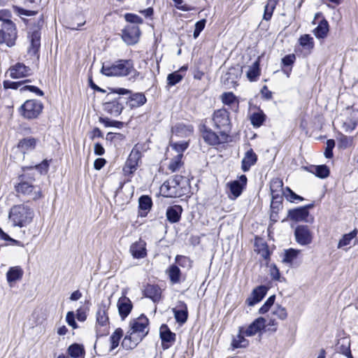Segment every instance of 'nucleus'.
<instances>
[{
  "label": "nucleus",
  "mask_w": 358,
  "mask_h": 358,
  "mask_svg": "<svg viewBox=\"0 0 358 358\" xmlns=\"http://www.w3.org/2000/svg\"><path fill=\"white\" fill-rule=\"evenodd\" d=\"M101 72L108 77H124L131 75V79L136 80L140 73L134 69L131 59H119L110 65L103 64Z\"/></svg>",
  "instance_id": "f257e3e1"
},
{
  "label": "nucleus",
  "mask_w": 358,
  "mask_h": 358,
  "mask_svg": "<svg viewBox=\"0 0 358 358\" xmlns=\"http://www.w3.org/2000/svg\"><path fill=\"white\" fill-rule=\"evenodd\" d=\"M8 217L13 227H25L33 221L34 210L25 204L15 205L10 209Z\"/></svg>",
  "instance_id": "f03ea898"
},
{
  "label": "nucleus",
  "mask_w": 358,
  "mask_h": 358,
  "mask_svg": "<svg viewBox=\"0 0 358 358\" xmlns=\"http://www.w3.org/2000/svg\"><path fill=\"white\" fill-rule=\"evenodd\" d=\"M186 180L181 176H174L160 187V192L165 197H180L185 194Z\"/></svg>",
  "instance_id": "7ed1b4c3"
},
{
  "label": "nucleus",
  "mask_w": 358,
  "mask_h": 358,
  "mask_svg": "<svg viewBox=\"0 0 358 358\" xmlns=\"http://www.w3.org/2000/svg\"><path fill=\"white\" fill-rule=\"evenodd\" d=\"M230 113L225 108L216 110L212 116L214 127L220 130V136L223 138L228 137V133L231 128Z\"/></svg>",
  "instance_id": "20e7f679"
},
{
  "label": "nucleus",
  "mask_w": 358,
  "mask_h": 358,
  "mask_svg": "<svg viewBox=\"0 0 358 358\" xmlns=\"http://www.w3.org/2000/svg\"><path fill=\"white\" fill-rule=\"evenodd\" d=\"M146 143H137L132 148L123 168L125 174H132L136 171L142 157V152L146 151Z\"/></svg>",
  "instance_id": "39448f33"
},
{
  "label": "nucleus",
  "mask_w": 358,
  "mask_h": 358,
  "mask_svg": "<svg viewBox=\"0 0 358 358\" xmlns=\"http://www.w3.org/2000/svg\"><path fill=\"white\" fill-rule=\"evenodd\" d=\"M16 38L15 24L12 21L3 22L0 29V44L6 43L8 47H12L15 45Z\"/></svg>",
  "instance_id": "423d86ee"
},
{
  "label": "nucleus",
  "mask_w": 358,
  "mask_h": 358,
  "mask_svg": "<svg viewBox=\"0 0 358 358\" xmlns=\"http://www.w3.org/2000/svg\"><path fill=\"white\" fill-rule=\"evenodd\" d=\"M43 104L35 99L26 101L20 109V114L27 119L36 118L42 112Z\"/></svg>",
  "instance_id": "0eeeda50"
},
{
  "label": "nucleus",
  "mask_w": 358,
  "mask_h": 358,
  "mask_svg": "<svg viewBox=\"0 0 358 358\" xmlns=\"http://www.w3.org/2000/svg\"><path fill=\"white\" fill-rule=\"evenodd\" d=\"M15 189L18 194H22L32 200H37L42 196L40 187L34 186L29 182L23 181L22 179L15 186Z\"/></svg>",
  "instance_id": "6e6552de"
},
{
  "label": "nucleus",
  "mask_w": 358,
  "mask_h": 358,
  "mask_svg": "<svg viewBox=\"0 0 358 358\" xmlns=\"http://www.w3.org/2000/svg\"><path fill=\"white\" fill-rule=\"evenodd\" d=\"M148 325V319L142 315L130 322V329L128 331L132 333L136 337H140V340L142 341L148 332V331L146 330Z\"/></svg>",
  "instance_id": "1a4fd4ad"
},
{
  "label": "nucleus",
  "mask_w": 358,
  "mask_h": 358,
  "mask_svg": "<svg viewBox=\"0 0 358 358\" xmlns=\"http://www.w3.org/2000/svg\"><path fill=\"white\" fill-rule=\"evenodd\" d=\"M107 99L108 101L103 104L104 110L112 115H120L124 108L122 98L119 96L113 97V94H108Z\"/></svg>",
  "instance_id": "9d476101"
},
{
  "label": "nucleus",
  "mask_w": 358,
  "mask_h": 358,
  "mask_svg": "<svg viewBox=\"0 0 358 358\" xmlns=\"http://www.w3.org/2000/svg\"><path fill=\"white\" fill-rule=\"evenodd\" d=\"M246 184L247 177L245 175L241 176L238 180L228 182L227 187L229 190V197L231 199L238 198L241 194Z\"/></svg>",
  "instance_id": "9b49d317"
},
{
  "label": "nucleus",
  "mask_w": 358,
  "mask_h": 358,
  "mask_svg": "<svg viewBox=\"0 0 358 358\" xmlns=\"http://www.w3.org/2000/svg\"><path fill=\"white\" fill-rule=\"evenodd\" d=\"M296 242L301 245H307L313 241V234L306 225L298 226L294 231Z\"/></svg>",
  "instance_id": "f8f14e48"
},
{
  "label": "nucleus",
  "mask_w": 358,
  "mask_h": 358,
  "mask_svg": "<svg viewBox=\"0 0 358 358\" xmlns=\"http://www.w3.org/2000/svg\"><path fill=\"white\" fill-rule=\"evenodd\" d=\"M159 336L164 350L169 348L176 341V334L172 332L166 324H162L160 327Z\"/></svg>",
  "instance_id": "ddd939ff"
},
{
  "label": "nucleus",
  "mask_w": 358,
  "mask_h": 358,
  "mask_svg": "<svg viewBox=\"0 0 358 358\" xmlns=\"http://www.w3.org/2000/svg\"><path fill=\"white\" fill-rule=\"evenodd\" d=\"M266 327V319L258 317L247 328L242 327L241 332L246 336H252L259 334Z\"/></svg>",
  "instance_id": "4468645a"
},
{
  "label": "nucleus",
  "mask_w": 358,
  "mask_h": 358,
  "mask_svg": "<svg viewBox=\"0 0 358 358\" xmlns=\"http://www.w3.org/2000/svg\"><path fill=\"white\" fill-rule=\"evenodd\" d=\"M7 73L11 78L19 79L29 76L31 74V69L24 64L18 62L10 66Z\"/></svg>",
  "instance_id": "2eb2a0df"
},
{
  "label": "nucleus",
  "mask_w": 358,
  "mask_h": 358,
  "mask_svg": "<svg viewBox=\"0 0 358 358\" xmlns=\"http://www.w3.org/2000/svg\"><path fill=\"white\" fill-rule=\"evenodd\" d=\"M139 36L140 30L136 25H129L122 31V39L129 45L136 43Z\"/></svg>",
  "instance_id": "dca6fc26"
},
{
  "label": "nucleus",
  "mask_w": 358,
  "mask_h": 358,
  "mask_svg": "<svg viewBox=\"0 0 358 358\" xmlns=\"http://www.w3.org/2000/svg\"><path fill=\"white\" fill-rule=\"evenodd\" d=\"M309 212L307 207H301L295 209L289 210L288 212V217L295 222L304 221L306 222H312L313 217L308 218Z\"/></svg>",
  "instance_id": "f3484780"
},
{
  "label": "nucleus",
  "mask_w": 358,
  "mask_h": 358,
  "mask_svg": "<svg viewBox=\"0 0 358 358\" xmlns=\"http://www.w3.org/2000/svg\"><path fill=\"white\" fill-rule=\"evenodd\" d=\"M117 307L121 319L124 320L131 313L133 304L128 297L122 296L118 299Z\"/></svg>",
  "instance_id": "a211bd4d"
},
{
  "label": "nucleus",
  "mask_w": 358,
  "mask_h": 358,
  "mask_svg": "<svg viewBox=\"0 0 358 358\" xmlns=\"http://www.w3.org/2000/svg\"><path fill=\"white\" fill-rule=\"evenodd\" d=\"M267 291L268 288L266 286L261 285L257 287L252 291L250 296L247 299L246 303L248 306H254L264 297Z\"/></svg>",
  "instance_id": "6ab92c4d"
},
{
  "label": "nucleus",
  "mask_w": 358,
  "mask_h": 358,
  "mask_svg": "<svg viewBox=\"0 0 358 358\" xmlns=\"http://www.w3.org/2000/svg\"><path fill=\"white\" fill-rule=\"evenodd\" d=\"M173 313L177 322L184 324L188 316L187 305L183 301H178L176 308H173Z\"/></svg>",
  "instance_id": "aec40b11"
},
{
  "label": "nucleus",
  "mask_w": 358,
  "mask_h": 358,
  "mask_svg": "<svg viewBox=\"0 0 358 358\" xmlns=\"http://www.w3.org/2000/svg\"><path fill=\"white\" fill-rule=\"evenodd\" d=\"M240 76L241 72L238 69H229L223 78L224 85H227L229 87H235L237 86V82Z\"/></svg>",
  "instance_id": "412c9836"
},
{
  "label": "nucleus",
  "mask_w": 358,
  "mask_h": 358,
  "mask_svg": "<svg viewBox=\"0 0 358 358\" xmlns=\"http://www.w3.org/2000/svg\"><path fill=\"white\" fill-rule=\"evenodd\" d=\"M257 160V156L252 149L248 150L245 153L241 162V169L244 172L250 170V167L253 166Z\"/></svg>",
  "instance_id": "4be33fe9"
},
{
  "label": "nucleus",
  "mask_w": 358,
  "mask_h": 358,
  "mask_svg": "<svg viewBox=\"0 0 358 358\" xmlns=\"http://www.w3.org/2000/svg\"><path fill=\"white\" fill-rule=\"evenodd\" d=\"M202 136L207 143L212 145H218L227 139L223 138L221 136H219L211 129H207L205 127L202 131Z\"/></svg>",
  "instance_id": "5701e85b"
},
{
  "label": "nucleus",
  "mask_w": 358,
  "mask_h": 358,
  "mask_svg": "<svg viewBox=\"0 0 358 358\" xmlns=\"http://www.w3.org/2000/svg\"><path fill=\"white\" fill-rule=\"evenodd\" d=\"M37 140L33 137H27L20 140L17 144L18 150L23 154L35 149Z\"/></svg>",
  "instance_id": "b1692460"
},
{
  "label": "nucleus",
  "mask_w": 358,
  "mask_h": 358,
  "mask_svg": "<svg viewBox=\"0 0 358 358\" xmlns=\"http://www.w3.org/2000/svg\"><path fill=\"white\" fill-rule=\"evenodd\" d=\"M143 294L154 302H157L161 299L162 291L157 285H147L143 290Z\"/></svg>",
  "instance_id": "393cba45"
},
{
  "label": "nucleus",
  "mask_w": 358,
  "mask_h": 358,
  "mask_svg": "<svg viewBox=\"0 0 358 358\" xmlns=\"http://www.w3.org/2000/svg\"><path fill=\"white\" fill-rule=\"evenodd\" d=\"M130 252L135 258H143L146 256L145 242L142 240L133 243L130 247Z\"/></svg>",
  "instance_id": "a878e982"
},
{
  "label": "nucleus",
  "mask_w": 358,
  "mask_h": 358,
  "mask_svg": "<svg viewBox=\"0 0 358 358\" xmlns=\"http://www.w3.org/2000/svg\"><path fill=\"white\" fill-rule=\"evenodd\" d=\"M270 189L271 196L275 199H279L280 196L284 194L285 192L282 180L278 178H273L271 181Z\"/></svg>",
  "instance_id": "bb28decb"
},
{
  "label": "nucleus",
  "mask_w": 358,
  "mask_h": 358,
  "mask_svg": "<svg viewBox=\"0 0 358 358\" xmlns=\"http://www.w3.org/2000/svg\"><path fill=\"white\" fill-rule=\"evenodd\" d=\"M182 212V208L180 206L175 205L169 207L166 210L167 220L171 223L178 222L180 219Z\"/></svg>",
  "instance_id": "cd10ccee"
},
{
  "label": "nucleus",
  "mask_w": 358,
  "mask_h": 358,
  "mask_svg": "<svg viewBox=\"0 0 358 358\" xmlns=\"http://www.w3.org/2000/svg\"><path fill=\"white\" fill-rule=\"evenodd\" d=\"M108 306L106 304H101L96 313V322L101 327L106 326L108 323V317L107 311Z\"/></svg>",
  "instance_id": "c85d7f7f"
},
{
  "label": "nucleus",
  "mask_w": 358,
  "mask_h": 358,
  "mask_svg": "<svg viewBox=\"0 0 358 358\" xmlns=\"http://www.w3.org/2000/svg\"><path fill=\"white\" fill-rule=\"evenodd\" d=\"M141 341L140 337H136L134 334L128 331L127 335L122 341V345L127 350L133 349Z\"/></svg>",
  "instance_id": "c756f323"
},
{
  "label": "nucleus",
  "mask_w": 358,
  "mask_h": 358,
  "mask_svg": "<svg viewBox=\"0 0 358 358\" xmlns=\"http://www.w3.org/2000/svg\"><path fill=\"white\" fill-rule=\"evenodd\" d=\"M357 235V229H354L351 232L344 234L339 240L337 248L340 249L344 248L345 247L350 245L354 239L356 240Z\"/></svg>",
  "instance_id": "7c9ffc66"
},
{
  "label": "nucleus",
  "mask_w": 358,
  "mask_h": 358,
  "mask_svg": "<svg viewBox=\"0 0 358 358\" xmlns=\"http://www.w3.org/2000/svg\"><path fill=\"white\" fill-rule=\"evenodd\" d=\"M23 271L19 266L11 267L6 273V278L8 283H12L16 280H20L22 277Z\"/></svg>",
  "instance_id": "2f4dec72"
},
{
  "label": "nucleus",
  "mask_w": 358,
  "mask_h": 358,
  "mask_svg": "<svg viewBox=\"0 0 358 358\" xmlns=\"http://www.w3.org/2000/svg\"><path fill=\"white\" fill-rule=\"evenodd\" d=\"M145 102L146 97L144 94L141 93H136L130 97L128 104L131 108H134L143 106Z\"/></svg>",
  "instance_id": "473e14b6"
},
{
  "label": "nucleus",
  "mask_w": 358,
  "mask_h": 358,
  "mask_svg": "<svg viewBox=\"0 0 358 358\" xmlns=\"http://www.w3.org/2000/svg\"><path fill=\"white\" fill-rule=\"evenodd\" d=\"M141 215L145 216L152 207V200L148 196H142L138 199Z\"/></svg>",
  "instance_id": "72a5a7b5"
},
{
  "label": "nucleus",
  "mask_w": 358,
  "mask_h": 358,
  "mask_svg": "<svg viewBox=\"0 0 358 358\" xmlns=\"http://www.w3.org/2000/svg\"><path fill=\"white\" fill-rule=\"evenodd\" d=\"M170 281L172 284H177L180 282V270L176 265H171L166 270Z\"/></svg>",
  "instance_id": "f704fd0d"
},
{
  "label": "nucleus",
  "mask_w": 358,
  "mask_h": 358,
  "mask_svg": "<svg viewBox=\"0 0 358 358\" xmlns=\"http://www.w3.org/2000/svg\"><path fill=\"white\" fill-rule=\"evenodd\" d=\"M308 171L320 178H325L329 175V169L326 165L311 166Z\"/></svg>",
  "instance_id": "c9c22d12"
},
{
  "label": "nucleus",
  "mask_w": 358,
  "mask_h": 358,
  "mask_svg": "<svg viewBox=\"0 0 358 358\" xmlns=\"http://www.w3.org/2000/svg\"><path fill=\"white\" fill-rule=\"evenodd\" d=\"M338 146L341 149H347L354 145V137L340 134L337 137Z\"/></svg>",
  "instance_id": "e433bc0d"
},
{
  "label": "nucleus",
  "mask_w": 358,
  "mask_h": 358,
  "mask_svg": "<svg viewBox=\"0 0 358 358\" xmlns=\"http://www.w3.org/2000/svg\"><path fill=\"white\" fill-rule=\"evenodd\" d=\"M67 352L69 355L73 358H84L85 350L84 348L79 344L74 343L71 345Z\"/></svg>",
  "instance_id": "4c0bfd02"
},
{
  "label": "nucleus",
  "mask_w": 358,
  "mask_h": 358,
  "mask_svg": "<svg viewBox=\"0 0 358 358\" xmlns=\"http://www.w3.org/2000/svg\"><path fill=\"white\" fill-rule=\"evenodd\" d=\"M182 156H183V154H176L171 159V161L168 165V169L171 172H175V171L179 170L182 166V165H183V162L182 161Z\"/></svg>",
  "instance_id": "58836bf2"
},
{
  "label": "nucleus",
  "mask_w": 358,
  "mask_h": 358,
  "mask_svg": "<svg viewBox=\"0 0 358 358\" xmlns=\"http://www.w3.org/2000/svg\"><path fill=\"white\" fill-rule=\"evenodd\" d=\"M329 31V24L327 20H322L314 29V34L317 38H324Z\"/></svg>",
  "instance_id": "ea45409f"
},
{
  "label": "nucleus",
  "mask_w": 358,
  "mask_h": 358,
  "mask_svg": "<svg viewBox=\"0 0 358 358\" xmlns=\"http://www.w3.org/2000/svg\"><path fill=\"white\" fill-rule=\"evenodd\" d=\"M260 75L259 63L258 61L254 62L247 72V78L250 81H255Z\"/></svg>",
  "instance_id": "a19ab883"
},
{
  "label": "nucleus",
  "mask_w": 358,
  "mask_h": 358,
  "mask_svg": "<svg viewBox=\"0 0 358 358\" xmlns=\"http://www.w3.org/2000/svg\"><path fill=\"white\" fill-rule=\"evenodd\" d=\"M250 121H251V124L255 127H260L263 123L266 120V115L265 114L263 113L262 110H259L257 112H255V113H253L251 115H250Z\"/></svg>",
  "instance_id": "79ce46f5"
},
{
  "label": "nucleus",
  "mask_w": 358,
  "mask_h": 358,
  "mask_svg": "<svg viewBox=\"0 0 358 358\" xmlns=\"http://www.w3.org/2000/svg\"><path fill=\"white\" fill-rule=\"evenodd\" d=\"M242 327L239 329V334L233 339L232 345L236 348H245L248 346L249 342L246 340L244 336L245 334L241 332Z\"/></svg>",
  "instance_id": "37998d69"
},
{
  "label": "nucleus",
  "mask_w": 358,
  "mask_h": 358,
  "mask_svg": "<svg viewBox=\"0 0 358 358\" xmlns=\"http://www.w3.org/2000/svg\"><path fill=\"white\" fill-rule=\"evenodd\" d=\"M270 315L275 317L276 320H283L287 317V310L285 308L280 306H275L271 311Z\"/></svg>",
  "instance_id": "c03bdc74"
},
{
  "label": "nucleus",
  "mask_w": 358,
  "mask_h": 358,
  "mask_svg": "<svg viewBox=\"0 0 358 358\" xmlns=\"http://www.w3.org/2000/svg\"><path fill=\"white\" fill-rule=\"evenodd\" d=\"M122 330L121 329H117L113 334L110 336V341L111 343L110 350L116 348L120 343V340L122 336Z\"/></svg>",
  "instance_id": "a18cd8bd"
},
{
  "label": "nucleus",
  "mask_w": 358,
  "mask_h": 358,
  "mask_svg": "<svg viewBox=\"0 0 358 358\" xmlns=\"http://www.w3.org/2000/svg\"><path fill=\"white\" fill-rule=\"evenodd\" d=\"M40 34L38 31H34L31 36V48L29 49V52H32L33 53H36L40 47Z\"/></svg>",
  "instance_id": "49530a36"
},
{
  "label": "nucleus",
  "mask_w": 358,
  "mask_h": 358,
  "mask_svg": "<svg viewBox=\"0 0 358 358\" xmlns=\"http://www.w3.org/2000/svg\"><path fill=\"white\" fill-rule=\"evenodd\" d=\"M301 250L290 248L285 251L283 262L285 263L292 264L293 261L300 254Z\"/></svg>",
  "instance_id": "de8ad7c7"
},
{
  "label": "nucleus",
  "mask_w": 358,
  "mask_h": 358,
  "mask_svg": "<svg viewBox=\"0 0 358 358\" xmlns=\"http://www.w3.org/2000/svg\"><path fill=\"white\" fill-rule=\"evenodd\" d=\"M300 45L307 50H312L314 47L313 38L308 34L303 35L299 38Z\"/></svg>",
  "instance_id": "09e8293b"
},
{
  "label": "nucleus",
  "mask_w": 358,
  "mask_h": 358,
  "mask_svg": "<svg viewBox=\"0 0 358 358\" xmlns=\"http://www.w3.org/2000/svg\"><path fill=\"white\" fill-rule=\"evenodd\" d=\"M176 262L182 268L190 269L192 267V261L186 256L177 255Z\"/></svg>",
  "instance_id": "8fccbe9b"
},
{
  "label": "nucleus",
  "mask_w": 358,
  "mask_h": 358,
  "mask_svg": "<svg viewBox=\"0 0 358 358\" xmlns=\"http://www.w3.org/2000/svg\"><path fill=\"white\" fill-rule=\"evenodd\" d=\"M274 8V0H268L266 5L264 7V19L265 20H269L271 18Z\"/></svg>",
  "instance_id": "3c124183"
},
{
  "label": "nucleus",
  "mask_w": 358,
  "mask_h": 358,
  "mask_svg": "<svg viewBox=\"0 0 358 358\" xmlns=\"http://www.w3.org/2000/svg\"><path fill=\"white\" fill-rule=\"evenodd\" d=\"M189 144L187 141H182L178 143L171 144L172 150L176 154H182L183 152L187 148Z\"/></svg>",
  "instance_id": "603ef678"
},
{
  "label": "nucleus",
  "mask_w": 358,
  "mask_h": 358,
  "mask_svg": "<svg viewBox=\"0 0 358 358\" xmlns=\"http://www.w3.org/2000/svg\"><path fill=\"white\" fill-rule=\"evenodd\" d=\"M99 122L103 123L104 126L106 127H113L120 129L124 125V123L122 122L117 120H110V119L106 117H100Z\"/></svg>",
  "instance_id": "864d4df0"
},
{
  "label": "nucleus",
  "mask_w": 358,
  "mask_h": 358,
  "mask_svg": "<svg viewBox=\"0 0 358 358\" xmlns=\"http://www.w3.org/2000/svg\"><path fill=\"white\" fill-rule=\"evenodd\" d=\"M285 197L290 202H294L295 200L303 201V198L295 194L289 187L285 189Z\"/></svg>",
  "instance_id": "5fc2aeb1"
},
{
  "label": "nucleus",
  "mask_w": 358,
  "mask_h": 358,
  "mask_svg": "<svg viewBox=\"0 0 358 358\" xmlns=\"http://www.w3.org/2000/svg\"><path fill=\"white\" fill-rule=\"evenodd\" d=\"M183 76L178 73V71H175L172 73L168 75L167 81L169 85H175L178 83L182 79Z\"/></svg>",
  "instance_id": "6e6d98bb"
},
{
  "label": "nucleus",
  "mask_w": 358,
  "mask_h": 358,
  "mask_svg": "<svg viewBox=\"0 0 358 358\" xmlns=\"http://www.w3.org/2000/svg\"><path fill=\"white\" fill-rule=\"evenodd\" d=\"M29 82V80H25L22 82H13L10 80L3 81V87L5 89H13L17 90L20 87L22 86L25 83Z\"/></svg>",
  "instance_id": "4d7b16f0"
},
{
  "label": "nucleus",
  "mask_w": 358,
  "mask_h": 358,
  "mask_svg": "<svg viewBox=\"0 0 358 358\" xmlns=\"http://www.w3.org/2000/svg\"><path fill=\"white\" fill-rule=\"evenodd\" d=\"M275 295L271 296L264 303V304L259 309V313L264 314L266 312L268 311L270 308L273 305L275 301Z\"/></svg>",
  "instance_id": "13d9d810"
},
{
  "label": "nucleus",
  "mask_w": 358,
  "mask_h": 358,
  "mask_svg": "<svg viewBox=\"0 0 358 358\" xmlns=\"http://www.w3.org/2000/svg\"><path fill=\"white\" fill-rule=\"evenodd\" d=\"M206 20L205 19H203L200 21H198L195 24L194 31L193 34V36L194 38H196L199 36L200 33L203 30L206 26Z\"/></svg>",
  "instance_id": "bf43d9fd"
},
{
  "label": "nucleus",
  "mask_w": 358,
  "mask_h": 358,
  "mask_svg": "<svg viewBox=\"0 0 358 358\" xmlns=\"http://www.w3.org/2000/svg\"><path fill=\"white\" fill-rule=\"evenodd\" d=\"M357 125V121L355 120H348L343 124V129L345 132L350 133L352 131Z\"/></svg>",
  "instance_id": "052dcab7"
},
{
  "label": "nucleus",
  "mask_w": 358,
  "mask_h": 358,
  "mask_svg": "<svg viewBox=\"0 0 358 358\" xmlns=\"http://www.w3.org/2000/svg\"><path fill=\"white\" fill-rule=\"evenodd\" d=\"M335 146V141L333 139H329L327 141V147L324 151V156L327 158H331L333 157V149Z\"/></svg>",
  "instance_id": "680f3d73"
},
{
  "label": "nucleus",
  "mask_w": 358,
  "mask_h": 358,
  "mask_svg": "<svg viewBox=\"0 0 358 358\" xmlns=\"http://www.w3.org/2000/svg\"><path fill=\"white\" fill-rule=\"evenodd\" d=\"M125 20L131 23L134 24H141L143 23V20L141 17H139L137 15L132 14V13H127L124 15Z\"/></svg>",
  "instance_id": "e2e57ef3"
},
{
  "label": "nucleus",
  "mask_w": 358,
  "mask_h": 358,
  "mask_svg": "<svg viewBox=\"0 0 358 358\" xmlns=\"http://www.w3.org/2000/svg\"><path fill=\"white\" fill-rule=\"evenodd\" d=\"M236 96L232 92H226L222 95V101L224 104L230 105L235 101Z\"/></svg>",
  "instance_id": "0e129e2a"
},
{
  "label": "nucleus",
  "mask_w": 358,
  "mask_h": 358,
  "mask_svg": "<svg viewBox=\"0 0 358 358\" xmlns=\"http://www.w3.org/2000/svg\"><path fill=\"white\" fill-rule=\"evenodd\" d=\"M13 10L20 15L33 16L37 13L36 11L25 10L17 6H13Z\"/></svg>",
  "instance_id": "69168bd1"
},
{
  "label": "nucleus",
  "mask_w": 358,
  "mask_h": 358,
  "mask_svg": "<svg viewBox=\"0 0 358 358\" xmlns=\"http://www.w3.org/2000/svg\"><path fill=\"white\" fill-rule=\"evenodd\" d=\"M278 321L275 317H273L270 314L268 315V318L266 319V326L272 327L271 330L275 331L278 327Z\"/></svg>",
  "instance_id": "338daca9"
},
{
  "label": "nucleus",
  "mask_w": 358,
  "mask_h": 358,
  "mask_svg": "<svg viewBox=\"0 0 358 358\" xmlns=\"http://www.w3.org/2000/svg\"><path fill=\"white\" fill-rule=\"evenodd\" d=\"M282 207V196H280L279 199H275L272 196L271 203V210L278 212L280 208Z\"/></svg>",
  "instance_id": "774afa93"
}]
</instances>
